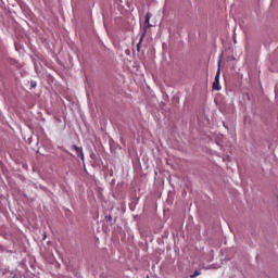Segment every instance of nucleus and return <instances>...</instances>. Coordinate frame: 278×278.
<instances>
[{
	"instance_id": "obj_3",
	"label": "nucleus",
	"mask_w": 278,
	"mask_h": 278,
	"mask_svg": "<svg viewBox=\"0 0 278 278\" xmlns=\"http://www.w3.org/2000/svg\"><path fill=\"white\" fill-rule=\"evenodd\" d=\"M72 149L76 151L77 156L80 157L81 162H86V159L84 156V148L73 144Z\"/></svg>"
},
{
	"instance_id": "obj_2",
	"label": "nucleus",
	"mask_w": 278,
	"mask_h": 278,
	"mask_svg": "<svg viewBox=\"0 0 278 278\" xmlns=\"http://www.w3.org/2000/svg\"><path fill=\"white\" fill-rule=\"evenodd\" d=\"M149 27H151V23L150 22H148V24H144V28H143V30L141 33L139 42L137 45V51H140V45H142V42H144V38L147 37V29H149Z\"/></svg>"
},
{
	"instance_id": "obj_4",
	"label": "nucleus",
	"mask_w": 278,
	"mask_h": 278,
	"mask_svg": "<svg viewBox=\"0 0 278 278\" xmlns=\"http://www.w3.org/2000/svg\"><path fill=\"white\" fill-rule=\"evenodd\" d=\"M150 21H151V13L148 12V13L146 14V22H144V24H149Z\"/></svg>"
},
{
	"instance_id": "obj_6",
	"label": "nucleus",
	"mask_w": 278,
	"mask_h": 278,
	"mask_svg": "<svg viewBox=\"0 0 278 278\" xmlns=\"http://www.w3.org/2000/svg\"><path fill=\"white\" fill-rule=\"evenodd\" d=\"M30 86L31 88H36V83L31 81Z\"/></svg>"
},
{
	"instance_id": "obj_5",
	"label": "nucleus",
	"mask_w": 278,
	"mask_h": 278,
	"mask_svg": "<svg viewBox=\"0 0 278 278\" xmlns=\"http://www.w3.org/2000/svg\"><path fill=\"white\" fill-rule=\"evenodd\" d=\"M199 275H201V271L195 270V271L193 273V275H191L190 277H191V278H194V277H199Z\"/></svg>"
},
{
	"instance_id": "obj_1",
	"label": "nucleus",
	"mask_w": 278,
	"mask_h": 278,
	"mask_svg": "<svg viewBox=\"0 0 278 278\" xmlns=\"http://www.w3.org/2000/svg\"><path fill=\"white\" fill-rule=\"evenodd\" d=\"M220 59L218 60L217 73L213 83V90H220Z\"/></svg>"
}]
</instances>
